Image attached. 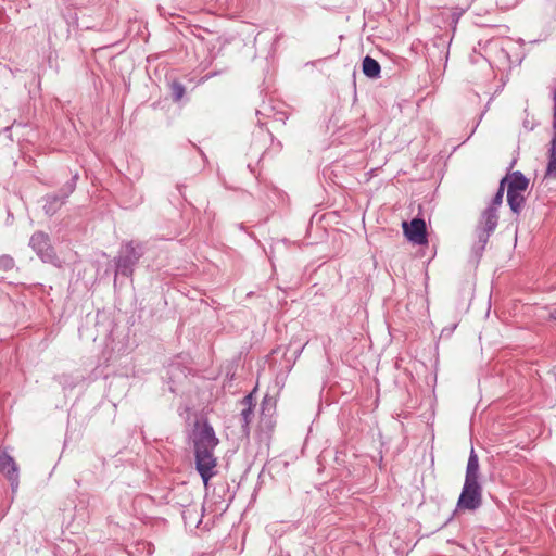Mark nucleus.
Wrapping results in <instances>:
<instances>
[{
    "label": "nucleus",
    "instance_id": "obj_1",
    "mask_svg": "<svg viewBox=\"0 0 556 556\" xmlns=\"http://www.w3.org/2000/svg\"><path fill=\"white\" fill-rule=\"evenodd\" d=\"M193 448L195 468L201 476L203 483L207 485L211 478L216 475L217 458L214 450L219 443L213 427L208 422L197 424L193 431Z\"/></svg>",
    "mask_w": 556,
    "mask_h": 556
},
{
    "label": "nucleus",
    "instance_id": "obj_2",
    "mask_svg": "<svg viewBox=\"0 0 556 556\" xmlns=\"http://www.w3.org/2000/svg\"><path fill=\"white\" fill-rule=\"evenodd\" d=\"M143 255L140 243L128 241L122 244L118 255L115 257V276L131 277L134 267Z\"/></svg>",
    "mask_w": 556,
    "mask_h": 556
},
{
    "label": "nucleus",
    "instance_id": "obj_3",
    "mask_svg": "<svg viewBox=\"0 0 556 556\" xmlns=\"http://www.w3.org/2000/svg\"><path fill=\"white\" fill-rule=\"evenodd\" d=\"M482 505V486L479 481L464 482L463 490L457 501L460 510H476Z\"/></svg>",
    "mask_w": 556,
    "mask_h": 556
},
{
    "label": "nucleus",
    "instance_id": "obj_4",
    "mask_svg": "<svg viewBox=\"0 0 556 556\" xmlns=\"http://www.w3.org/2000/svg\"><path fill=\"white\" fill-rule=\"evenodd\" d=\"M29 245L43 262L56 264L58 257L47 233L42 231L35 232L30 238Z\"/></svg>",
    "mask_w": 556,
    "mask_h": 556
},
{
    "label": "nucleus",
    "instance_id": "obj_5",
    "mask_svg": "<svg viewBox=\"0 0 556 556\" xmlns=\"http://www.w3.org/2000/svg\"><path fill=\"white\" fill-rule=\"evenodd\" d=\"M75 179L76 176L66 182L60 190V194H47L43 204L46 214L52 216L61 208L68 195L75 190Z\"/></svg>",
    "mask_w": 556,
    "mask_h": 556
},
{
    "label": "nucleus",
    "instance_id": "obj_6",
    "mask_svg": "<svg viewBox=\"0 0 556 556\" xmlns=\"http://www.w3.org/2000/svg\"><path fill=\"white\" fill-rule=\"evenodd\" d=\"M406 237L416 244H424L427 241V229L424 219L414 218L409 226L403 223Z\"/></svg>",
    "mask_w": 556,
    "mask_h": 556
},
{
    "label": "nucleus",
    "instance_id": "obj_7",
    "mask_svg": "<svg viewBox=\"0 0 556 556\" xmlns=\"http://www.w3.org/2000/svg\"><path fill=\"white\" fill-rule=\"evenodd\" d=\"M0 471L7 476L15 492L18 488V468L14 459L4 452H0Z\"/></svg>",
    "mask_w": 556,
    "mask_h": 556
},
{
    "label": "nucleus",
    "instance_id": "obj_8",
    "mask_svg": "<svg viewBox=\"0 0 556 556\" xmlns=\"http://www.w3.org/2000/svg\"><path fill=\"white\" fill-rule=\"evenodd\" d=\"M498 215L494 206L486 207L479 219V223L476 229L484 230L490 233H493L497 227Z\"/></svg>",
    "mask_w": 556,
    "mask_h": 556
},
{
    "label": "nucleus",
    "instance_id": "obj_9",
    "mask_svg": "<svg viewBox=\"0 0 556 556\" xmlns=\"http://www.w3.org/2000/svg\"><path fill=\"white\" fill-rule=\"evenodd\" d=\"M252 401V394L245 395L241 401L242 410L240 413L239 421L241 424L242 432L245 435H248L250 432V422L254 416Z\"/></svg>",
    "mask_w": 556,
    "mask_h": 556
},
{
    "label": "nucleus",
    "instance_id": "obj_10",
    "mask_svg": "<svg viewBox=\"0 0 556 556\" xmlns=\"http://www.w3.org/2000/svg\"><path fill=\"white\" fill-rule=\"evenodd\" d=\"M508 181L507 190L523 192L529 186V180L521 172H514L509 177H505Z\"/></svg>",
    "mask_w": 556,
    "mask_h": 556
},
{
    "label": "nucleus",
    "instance_id": "obj_11",
    "mask_svg": "<svg viewBox=\"0 0 556 556\" xmlns=\"http://www.w3.org/2000/svg\"><path fill=\"white\" fill-rule=\"evenodd\" d=\"M466 481H479V458L473 448H471L467 467H466Z\"/></svg>",
    "mask_w": 556,
    "mask_h": 556
},
{
    "label": "nucleus",
    "instance_id": "obj_12",
    "mask_svg": "<svg viewBox=\"0 0 556 556\" xmlns=\"http://www.w3.org/2000/svg\"><path fill=\"white\" fill-rule=\"evenodd\" d=\"M545 177L556 179V135H553L551 140V148L548 150V162L545 172Z\"/></svg>",
    "mask_w": 556,
    "mask_h": 556
},
{
    "label": "nucleus",
    "instance_id": "obj_13",
    "mask_svg": "<svg viewBox=\"0 0 556 556\" xmlns=\"http://www.w3.org/2000/svg\"><path fill=\"white\" fill-rule=\"evenodd\" d=\"M363 73L369 78H378L380 75V64L378 61L367 55L363 60Z\"/></svg>",
    "mask_w": 556,
    "mask_h": 556
},
{
    "label": "nucleus",
    "instance_id": "obj_14",
    "mask_svg": "<svg viewBox=\"0 0 556 556\" xmlns=\"http://www.w3.org/2000/svg\"><path fill=\"white\" fill-rule=\"evenodd\" d=\"M507 202L510 210L514 213L519 214L525 204V197L522 195V192L507 190Z\"/></svg>",
    "mask_w": 556,
    "mask_h": 556
},
{
    "label": "nucleus",
    "instance_id": "obj_15",
    "mask_svg": "<svg viewBox=\"0 0 556 556\" xmlns=\"http://www.w3.org/2000/svg\"><path fill=\"white\" fill-rule=\"evenodd\" d=\"M476 236H477V241L473 243L472 249L476 254L480 255L483 252V250L485 249V245L489 241L491 233L488 231H484V230L476 229Z\"/></svg>",
    "mask_w": 556,
    "mask_h": 556
},
{
    "label": "nucleus",
    "instance_id": "obj_16",
    "mask_svg": "<svg viewBox=\"0 0 556 556\" xmlns=\"http://www.w3.org/2000/svg\"><path fill=\"white\" fill-rule=\"evenodd\" d=\"M172 97L174 101H180L185 94V86L181 83L174 81L170 86Z\"/></svg>",
    "mask_w": 556,
    "mask_h": 556
},
{
    "label": "nucleus",
    "instance_id": "obj_17",
    "mask_svg": "<svg viewBox=\"0 0 556 556\" xmlns=\"http://www.w3.org/2000/svg\"><path fill=\"white\" fill-rule=\"evenodd\" d=\"M506 182V178H503L500 188L496 192V194L493 198L492 204L490 206H494L497 211V206H500L503 202V195H504V184Z\"/></svg>",
    "mask_w": 556,
    "mask_h": 556
},
{
    "label": "nucleus",
    "instance_id": "obj_18",
    "mask_svg": "<svg viewBox=\"0 0 556 556\" xmlns=\"http://www.w3.org/2000/svg\"><path fill=\"white\" fill-rule=\"evenodd\" d=\"M14 265L15 262L10 255L4 254L0 256V270L9 271L14 267Z\"/></svg>",
    "mask_w": 556,
    "mask_h": 556
},
{
    "label": "nucleus",
    "instance_id": "obj_19",
    "mask_svg": "<svg viewBox=\"0 0 556 556\" xmlns=\"http://www.w3.org/2000/svg\"><path fill=\"white\" fill-rule=\"evenodd\" d=\"M517 3V0H496V4L501 9H509L513 8Z\"/></svg>",
    "mask_w": 556,
    "mask_h": 556
},
{
    "label": "nucleus",
    "instance_id": "obj_20",
    "mask_svg": "<svg viewBox=\"0 0 556 556\" xmlns=\"http://www.w3.org/2000/svg\"><path fill=\"white\" fill-rule=\"evenodd\" d=\"M554 101H555V106H554V121H553L554 134L553 135H556V91L554 92Z\"/></svg>",
    "mask_w": 556,
    "mask_h": 556
},
{
    "label": "nucleus",
    "instance_id": "obj_21",
    "mask_svg": "<svg viewBox=\"0 0 556 556\" xmlns=\"http://www.w3.org/2000/svg\"><path fill=\"white\" fill-rule=\"evenodd\" d=\"M551 317L556 320V308L551 313Z\"/></svg>",
    "mask_w": 556,
    "mask_h": 556
},
{
    "label": "nucleus",
    "instance_id": "obj_22",
    "mask_svg": "<svg viewBox=\"0 0 556 556\" xmlns=\"http://www.w3.org/2000/svg\"><path fill=\"white\" fill-rule=\"evenodd\" d=\"M142 545H143V546H147V547H149V549H151V546H150V544H149V543H142ZM149 553H151V551H149Z\"/></svg>",
    "mask_w": 556,
    "mask_h": 556
}]
</instances>
